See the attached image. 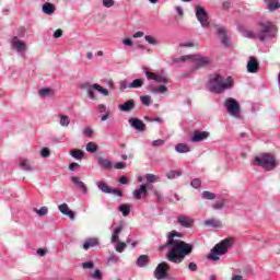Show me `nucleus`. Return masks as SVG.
Returning a JSON list of instances; mask_svg holds the SVG:
<instances>
[{
    "label": "nucleus",
    "instance_id": "4d7b16f0",
    "mask_svg": "<svg viewBox=\"0 0 280 280\" xmlns=\"http://www.w3.org/2000/svg\"><path fill=\"white\" fill-rule=\"evenodd\" d=\"M188 270H191V272H196V270H198V265H196V262H189Z\"/></svg>",
    "mask_w": 280,
    "mask_h": 280
},
{
    "label": "nucleus",
    "instance_id": "6e6d98bb",
    "mask_svg": "<svg viewBox=\"0 0 280 280\" xmlns=\"http://www.w3.org/2000/svg\"><path fill=\"white\" fill-rule=\"evenodd\" d=\"M110 194H114V196H118L119 198H121V196H124V192H121V190H119L117 188H112Z\"/></svg>",
    "mask_w": 280,
    "mask_h": 280
},
{
    "label": "nucleus",
    "instance_id": "864d4df0",
    "mask_svg": "<svg viewBox=\"0 0 280 280\" xmlns=\"http://www.w3.org/2000/svg\"><path fill=\"white\" fill-rule=\"evenodd\" d=\"M114 167L115 170H126V162H117Z\"/></svg>",
    "mask_w": 280,
    "mask_h": 280
},
{
    "label": "nucleus",
    "instance_id": "79ce46f5",
    "mask_svg": "<svg viewBox=\"0 0 280 280\" xmlns=\"http://www.w3.org/2000/svg\"><path fill=\"white\" fill-rule=\"evenodd\" d=\"M37 215H47L49 213V209L47 207H42L40 209H35Z\"/></svg>",
    "mask_w": 280,
    "mask_h": 280
},
{
    "label": "nucleus",
    "instance_id": "052dcab7",
    "mask_svg": "<svg viewBox=\"0 0 280 280\" xmlns=\"http://www.w3.org/2000/svg\"><path fill=\"white\" fill-rule=\"evenodd\" d=\"M62 36V30L58 28L54 33V38H60Z\"/></svg>",
    "mask_w": 280,
    "mask_h": 280
},
{
    "label": "nucleus",
    "instance_id": "f03ea898",
    "mask_svg": "<svg viewBox=\"0 0 280 280\" xmlns=\"http://www.w3.org/2000/svg\"><path fill=\"white\" fill-rule=\"evenodd\" d=\"M244 36L245 38H257L260 43H264L268 40V38H275L277 36V26L271 22H260L257 33L252 30H246Z\"/></svg>",
    "mask_w": 280,
    "mask_h": 280
},
{
    "label": "nucleus",
    "instance_id": "39448f33",
    "mask_svg": "<svg viewBox=\"0 0 280 280\" xmlns=\"http://www.w3.org/2000/svg\"><path fill=\"white\" fill-rule=\"evenodd\" d=\"M231 246H233V238H225L221 241L210 250L208 259H210V261H220V256L226 255Z\"/></svg>",
    "mask_w": 280,
    "mask_h": 280
},
{
    "label": "nucleus",
    "instance_id": "c85d7f7f",
    "mask_svg": "<svg viewBox=\"0 0 280 280\" xmlns=\"http://www.w3.org/2000/svg\"><path fill=\"white\" fill-rule=\"evenodd\" d=\"M20 167H22V170H25L26 172H32L34 170V166L28 160H21Z\"/></svg>",
    "mask_w": 280,
    "mask_h": 280
},
{
    "label": "nucleus",
    "instance_id": "72a5a7b5",
    "mask_svg": "<svg viewBox=\"0 0 280 280\" xmlns=\"http://www.w3.org/2000/svg\"><path fill=\"white\" fill-rule=\"evenodd\" d=\"M201 198L203 200H215V194L211 192V191H208V190H205L202 194H201Z\"/></svg>",
    "mask_w": 280,
    "mask_h": 280
},
{
    "label": "nucleus",
    "instance_id": "bf43d9fd",
    "mask_svg": "<svg viewBox=\"0 0 280 280\" xmlns=\"http://www.w3.org/2000/svg\"><path fill=\"white\" fill-rule=\"evenodd\" d=\"M84 135L85 137H93V129H91V127H86L84 129Z\"/></svg>",
    "mask_w": 280,
    "mask_h": 280
},
{
    "label": "nucleus",
    "instance_id": "c9c22d12",
    "mask_svg": "<svg viewBox=\"0 0 280 280\" xmlns=\"http://www.w3.org/2000/svg\"><path fill=\"white\" fill-rule=\"evenodd\" d=\"M152 93H167V88L165 85H160V86H155V88H152L151 90Z\"/></svg>",
    "mask_w": 280,
    "mask_h": 280
},
{
    "label": "nucleus",
    "instance_id": "ddd939ff",
    "mask_svg": "<svg viewBox=\"0 0 280 280\" xmlns=\"http://www.w3.org/2000/svg\"><path fill=\"white\" fill-rule=\"evenodd\" d=\"M247 71L248 73H257L259 71V61L255 57H249L247 62Z\"/></svg>",
    "mask_w": 280,
    "mask_h": 280
},
{
    "label": "nucleus",
    "instance_id": "69168bd1",
    "mask_svg": "<svg viewBox=\"0 0 280 280\" xmlns=\"http://www.w3.org/2000/svg\"><path fill=\"white\" fill-rule=\"evenodd\" d=\"M124 45H127L128 47L132 46V39L126 38L122 40Z\"/></svg>",
    "mask_w": 280,
    "mask_h": 280
},
{
    "label": "nucleus",
    "instance_id": "bb28decb",
    "mask_svg": "<svg viewBox=\"0 0 280 280\" xmlns=\"http://www.w3.org/2000/svg\"><path fill=\"white\" fill-rule=\"evenodd\" d=\"M176 152H178L179 154H187V152H190L189 145L185 144V143H178L175 147Z\"/></svg>",
    "mask_w": 280,
    "mask_h": 280
},
{
    "label": "nucleus",
    "instance_id": "680f3d73",
    "mask_svg": "<svg viewBox=\"0 0 280 280\" xmlns=\"http://www.w3.org/2000/svg\"><path fill=\"white\" fill-rule=\"evenodd\" d=\"M37 255H39L40 257H45V255H47V249H43V248L37 249Z\"/></svg>",
    "mask_w": 280,
    "mask_h": 280
},
{
    "label": "nucleus",
    "instance_id": "774afa93",
    "mask_svg": "<svg viewBox=\"0 0 280 280\" xmlns=\"http://www.w3.org/2000/svg\"><path fill=\"white\" fill-rule=\"evenodd\" d=\"M232 280H244V276L235 275L232 277Z\"/></svg>",
    "mask_w": 280,
    "mask_h": 280
},
{
    "label": "nucleus",
    "instance_id": "4468645a",
    "mask_svg": "<svg viewBox=\"0 0 280 280\" xmlns=\"http://www.w3.org/2000/svg\"><path fill=\"white\" fill-rule=\"evenodd\" d=\"M129 124L131 128H135V130H138L139 132H143L145 130V125L139 118H130Z\"/></svg>",
    "mask_w": 280,
    "mask_h": 280
},
{
    "label": "nucleus",
    "instance_id": "6e6552de",
    "mask_svg": "<svg viewBox=\"0 0 280 280\" xmlns=\"http://www.w3.org/2000/svg\"><path fill=\"white\" fill-rule=\"evenodd\" d=\"M170 264L163 261L158 265V267L154 270V277L158 280H170V273L167 271L170 270Z\"/></svg>",
    "mask_w": 280,
    "mask_h": 280
},
{
    "label": "nucleus",
    "instance_id": "603ef678",
    "mask_svg": "<svg viewBox=\"0 0 280 280\" xmlns=\"http://www.w3.org/2000/svg\"><path fill=\"white\" fill-rule=\"evenodd\" d=\"M92 279L102 280V271H100V269H96L92 275Z\"/></svg>",
    "mask_w": 280,
    "mask_h": 280
},
{
    "label": "nucleus",
    "instance_id": "1a4fd4ad",
    "mask_svg": "<svg viewBox=\"0 0 280 280\" xmlns=\"http://www.w3.org/2000/svg\"><path fill=\"white\" fill-rule=\"evenodd\" d=\"M224 106L233 117H240V103L235 98L230 97L225 100Z\"/></svg>",
    "mask_w": 280,
    "mask_h": 280
},
{
    "label": "nucleus",
    "instance_id": "a211bd4d",
    "mask_svg": "<svg viewBox=\"0 0 280 280\" xmlns=\"http://www.w3.org/2000/svg\"><path fill=\"white\" fill-rule=\"evenodd\" d=\"M71 180L74 185H77V187L82 190L83 194H88L89 192V187H86V184H84V182L80 180V177H71Z\"/></svg>",
    "mask_w": 280,
    "mask_h": 280
},
{
    "label": "nucleus",
    "instance_id": "f8f14e48",
    "mask_svg": "<svg viewBox=\"0 0 280 280\" xmlns=\"http://www.w3.org/2000/svg\"><path fill=\"white\" fill-rule=\"evenodd\" d=\"M177 224L184 229H191L194 226V219L187 215H179L177 217Z\"/></svg>",
    "mask_w": 280,
    "mask_h": 280
},
{
    "label": "nucleus",
    "instance_id": "f3484780",
    "mask_svg": "<svg viewBox=\"0 0 280 280\" xmlns=\"http://www.w3.org/2000/svg\"><path fill=\"white\" fill-rule=\"evenodd\" d=\"M12 45L14 48H16L18 51H25V49H27V44H25V42H22L21 39H19V37H13L12 38Z\"/></svg>",
    "mask_w": 280,
    "mask_h": 280
},
{
    "label": "nucleus",
    "instance_id": "dca6fc26",
    "mask_svg": "<svg viewBox=\"0 0 280 280\" xmlns=\"http://www.w3.org/2000/svg\"><path fill=\"white\" fill-rule=\"evenodd\" d=\"M118 108L122 113H130V110H135V100H129L124 104L118 105Z\"/></svg>",
    "mask_w": 280,
    "mask_h": 280
},
{
    "label": "nucleus",
    "instance_id": "aec40b11",
    "mask_svg": "<svg viewBox=\"0 0 280 280\" xmlns=\"http://www.w3.org/2000/svg\"><path fill=\"white\" fill-rule=\"evenodd\" d=\"M141 196H148V186L141 185L139 189L133 191V198L136 200H141Z\"/></svg>",
    "mask_w": 280,
    "mask_h": 280
},
{
    "label": "nucleus",
    "instance_id": "4be33fe9",
    "mask_svg": "<svg viewBox=\"0 0 280 280\" xmlns=\"http://www.w3.org/2000/svg\"><path fill=\"white\" fill-rule=\"evenodd\" d=\"M205 226H212V229H222V221L218 219H209L205 221Z\"/></svg>",
    "mask_w": 280,
    "mask_h": 280
},
{
    "label": "nucleus",
    "instance_id": "b1692460",
    "mask_svg": "<svg viewBox=\"0 0 280 280\" xmlns=\"http://www.w3.org/2000/svg\"><path fill=\"white\" fill-rule=\"evenodd\" d=\"M265 3L269 12H275V10H279L280 8L279 0H265Z\"/></svg>",
    "mask_w": 280,
    "mask_h": 280
},
{
    "label": "nucleus",
    "instance_id": "9d476101",
    "mask_svg": "<svg viewBox=\"0 0 280 280\" xmlns=\"http://www.w3.org/2000/svg\"><path fill=\"white\" fill-rule=\"evenodd\" d=\"M196 16L202 27H209V13L202 7H196Z\"/></svg>",
    "mask_w": 280,
    "mask_h": 280
},
{
    "label": "nucleus",
    "instance_id": "6ab92c4d",
    "mask_svg": "<svg viewBox=\"0 0 280 280\" xmlns=\"http://www.w3.org/2000/svg\"><path fill=\"white\" fill-rule=\"evenodd\" d=\"M98 245H100V240L96 237H91V238L85 240V242L83 244V248H84V250H89V248H93Z\"/></svg>",
    "mask_w": 280,
    "mask_h": 280
},
{
    "label": "nucleus",
    "instance_id": "a19ab883",
    "mask_svg": "<svg viewBox=\"0 0 280 280\" xmlns=\"http://www.w3.org/2000/svg\"><path fill=\"white\" fill-rule=\"evenodd\" d=\"M191 187H194V189H200V185H202V180H200V178H194L190 182Z\"/></svg>",
    "mask_w": 280,
    "mask_h": 280
},
{
    "label": "nucleus",
    "instance_id": "338daca9",
    "mask_svg": "<svg viewBox=\"0 0 280 280\" xmlns=\"http://www.w3.org/2000/svg\"><path fill=\"white\" fill-rule=\"evenodd\" d=\"M143 35H144L143 32L138 31L137 33L133 34V38H142Z\"/></svg>",
    "mask_w": 280,
    "mask_h": 280
},
{
    "label": "nucleus",
    "instance_id": "58836bf2",
    "mask_svg": "<svg viewBox=\"0 0 280 280\" xmlns=\"http://www.w3.org/2000/svg\"><path fill=\"white\" fill-rule=\"evenodd\" d=\"M39 95L42 97H47V95H54V90H51V89H42V90H39Z\"/></svg>",
    "mask_w": 280,
    "mask_h": 280
},
{
    "label": "nucleus",
    "instance_id": "412c9836",
    "mask_svg": "<svg viewBox=\"0 0 280 280\" xmlns=\"http://www.w3.org/2000/svg\"><path fill=\"white\" fill-rule=\"evenodd\" d=\"M97 165H100V167H103L104 170H113V162H110V160L106 158H98Z\"/></svg>",
    "mask_w": 280,
    "mask_h": 280
},
{
    "label": "nucleus",
    "instance_id": "e2e57ef3",
    "mask_svg": "<svg viewBox=\"0 0 280 280\" xmlns=\"http://www.w3.org/2000/svg\"><path fill=\"white\" fill-rule=\"evenodd\" d=\"M119 183H120L121 185H128V177L121 176V177L119 178Z\"/></svg>",
    "mask_w": 280,
    "mask_h": 280
},
{
    "label": "nucleus",
    "instance_id": "09e8293b",
    "mask_svg": "<svg viewBox=\"0 0 280 280\" xmlns=\"http://www.w3.org/2000/svg\"><path fill=\"white\" fill-rule=\"evenodd\" d=\"M152 145H153V148H159V147H161V145H165V140H163V139L154 140V141L152 142Z\"/></svg>",
    "mask_w": 280,
    "mask_h": 280
},
{
    "label": "nucleus",
    "instance_id": "2eb2a0df",
    "mask_svg": "<svg viewBox=\"0 0 280 280\" xmlns=\"http://www.w3.org/2000/svg\"><path fill=\"white\" fill-rule=\"evenodd\" d=\"M60 213L68 215L71 220H75V212L69 208L67 203H62L58 207Z\"/></svg>",
    "mask_w": 280,
    "mask_h": 280
},
{
    "label": "nucleus",
    "instance_id": "2f4dec72",
    "mask_svg": "<svg viewBox=\"0 0 280 280\" xmlns=\"http://www.w3.org/2000/svg\"><path fill=\"white\" fill-rule=\"evenodd\" d=\"M143 86V79H136L129 83V89H141Z\"/></svg>",
    "mask_w": 280,
    "mask_h": 280
},
{
    "label": "nucleus",
    "instance_id": "3c124183",
    "mask_svg": "<svg viewBox=\"0 0 280 280\" xmlns=\"http://www.w3.org/2000/svg\"><path fill=\"white\" fill-rule=\"evenodd\" d=\"M103 5L105 8H113L115 5V0H103Z\"/></svg>",
    "mask_w": 280,
    "mask_h": 280
},
{
    "label": "nucleus",
    "instance_id": "f257e3e1",
    "mask_svg": "<svg viewBox=\"0 0 280 280\" xmlns=\"http://www.w3.org/2000/svg\"><path fill=\"white\" fill-rule=\"evenodd\" d=\"M174 237H183V233L176 230L171 231L167 234V241L164 245L160 246V250L168 248L166 259L171 264H183L188 255L194 253V245L186 243L185 241L175 240Z\"/></svg>",
    "mask_w": 280,
    "mask_h": 280
},
{
    "label": "nucleus",
    "instance_id": "de8ad7c7",
    "mask_svg": "<svg viewBox=\"0 0 280 280\" xmlns=\"http://www.w3.org/2000/svg\"><path fill=\"white\" fill-rule=\"evenodd\" d=\"M140 101L142 102V104H143L144 106H150V103H151L150 96H148V95L140 96Z\"/></svg>",
    "mask_w": 280,
    "mask_h": 280
},
{
    "label": "nucleus",
    "instance_id": "20e7f679",
    "mask_svg": "<svg viewBox=\"0 0 280 280\" xmlns=\"http://www.w3.org/2000/svg\"><path fill=\"white\" fill-rule=\"evenodd\" d=\"M189 60L191 62V72L198 71V69H205V67L211 66V58L202 56V55H186L182 56L177 59V62H185Z\"/></svg>",
    "mask_w": 280,
    "mask_h": 280
},
{
    "label": "nucleus",
    "instance_id": "5fc2aeb1",
    "mask_svg": "<svg viewBox=\"0 0 280 280\" xmlns=\"http://www.w3.org/2000/svg\"><path fill=\"white\" fill-rule=\"evenodd\" d=\"M145 75H147L148 80H156V73H154V72L147 71Z\"/></svg>",
    "mask_w": 280,
    "mask_h": 280
},
{
    "label": "nucleus",
    "instance_id": "a878e982",
    "mask_svg": "<svg viewBox=\"0 0 280 280\" xmlns=\"http://www.w3.org/2000/svg\"><path fill=\"white\" fill-rule=\"evenodd\" d=\"M96 185H97L98 189L101 191H103V194H112L113 192V188L107 186V184L104 182H97Z\"/></svg>",
    "mask_w": 280,
    "mask_h": 280
},
{
    "label": "nucleus",
    "instance_id": "0eeeda50",
    "mask_svg": "<svg viewBox=\"0 0 280 280\" xmlns=\"http://www.w3.org/2000/svg\"><path fill=\"white\" fill-rule=\"evenodd\" d=\"M82 89L86 91L90 100H93L94 102L97 100V96H95V91H98V93H101V95H105V97L109 95L108 90L104 89L102 85L97 83H94V84L83 83Z\"/></svg>",
    "mask_w": 280,
    "mask_h": 280
},
{
    "label": "nucleus",
    "instance_id": "7c9ffc66",
    "mask_svg": "<svg viewBox=\"0 0 280 280\" xmlns=\"http://www.w3.org/2000/svg\"><path fill=\"white\" fill-rule=\"evenodd\" d=\"M71 156H73V159H77L78 161L84 159V151L80 150V149H74L70 152Z\"/></svg>",
    "mask_w": 280,
    "mask_h": 280
},
{
    "label": "nucleus",
    "instance_id": "423d86ee",
    "mask_svg": "<svg viewBox=\"0 0 280 280\" xmlns=\"http://www.w3.org/2000/svg\"><path fill=\"white\" fill-rule=\"evenodd\" d=\"M254 165L262 167L267 172H272L277 168V159L270 153H262L254 159Z\"/></svg>",
    "mask_w": 280,
    "mask_h": 280
},
{
    "label": "nucleus",
    "instance_id": "0e129e2a",
    "mask_svg": "<svg viewBox=\"0 0 280 280\" xmlns=\"http://www.w3.org/2000/svg\"><path fill=\"white\" fill-rule=\"evenodd\" d=\"M179 47H196V45H194V43H182Z\"/></svg>",
    "mask_w": 280,
    "mask_h": 280
},
{
    "label": "nucleus",
    "instance_id": "4c0bfd02",
    "mask_svg": "<svg viewBox=\"0 0 280 280\" xmlns=\"http://www.w3.org/2000/svg\"><path fill=\"white\" fill-rule=\"evenodd\" d=\"M180 171H170L166 174V178H168L170 180H174V178H176V176H180Z\"/></svg>",
    "mask_w": 280,
    "mask_h": 280
},
{
    "label": "nucleus",
    "instance_id": "49530a36",
    "mask_svg": "<svg viewBox=\"0 0 280 280\" xmlns=\"http://www.w3.org/2000/svg\"><path fill=\"white\" fill-rule=\"evenodd\" d=\"M126 246H127L126 243L118 242L117 245H116L117 253H121L122 250H125Z\"/></svg>",
    "mask_w": 280,
    "mask_h": 280
},
{
    "label": "nucleus",
    "instance_id": "393cba45",
    "mask_svg": "<svg viewBox=\"0 0 280 280\" xmlns=\"http://www.w3.org/2000/svg\"><path fill=\"white\" fill-rule=\"evenodd\" d=\"M124 231V226L119 225L118 228L114 229L112 234V244H116L119 242V233Z\"/></svg>",
    "mask_w": 280,
    "mask_h": 280
},
{
    "label": "nucleus",
    "instance_id": "9b49d317",
    "mask_svg": "<svg viewBox=\"0 0 280 280\" xmlns=\"http://www.w3.org/2000/svg\"><path fill=\"white\" fill-rule=\"evenodd\" d=\"M210 136L209 131L195 130L190 141L192 143H200V141H207V138Z\"/></svg>",
    "mask_w": 280,
    "mask_h": 280
},
{
    "label": "nucleus",
    "instance_id": "ea45409f",
    "mask_svg": "<svg viewBox=\"0 0 280 280\" xmlns=\"http://www.w3.org/2000/svg\"><path fill=\"white\" fill-rule=\"evenodd\" d=\"M144 39L147 40V43H149V45H159V40H156V38H154L152 35L144 36Z\"/></svg>",
    "mask_w": 280,
    "mask_h": 280
},
{
    "label": "nucleus",
    "instance_id": "c03bdc74",
    "mask_svg": "<svg viewBox=\"0 0 280 280\" xmlns=\"http://www.w3.org/2000/svg\"><path fill=\"white\" fill-rule=\"evenodd\" d=\"M126 89H130V84H128V81L124 80L119 82V90L126 91Z\"/></svg>",
    "mask_w": 280,
    "mask_h": 280
},
{
    "label": "nucleus",
    "instance_id": "8fccbe9b",
    "mask_svg": "<svg viewBox=\"0 0 280 280\" xmlns=\"http://www.w3.org/2000/svg\"><path fill=\"white\" fill-rule=\"evenodd\" d=\"M40 154H42V156H43L44 159H47V158L50 156L51 152L49 151V149L44 148V149H42Z\"/></svg>",
    "mask_w": 280,
    "mask_h": 280
},
{
    "label": "nucleus",
    "instance_id": "a18cd8bd",
    "mask_svg": "<svg viewBox=\"0 0 280 280\" xmlns=\"http://www.w3.org/2000/svg\"><path fill=\"white\" fill-rule=\"evenodd\" d=\"M95 264H93V261H85L82 264V268L84 270H91L92 268H94Z\"/></svg>",
    "mask_w": 280,
    "mask_h": 280
},
{
    "label": "nucleus",
    "instance_id": "473e14b6",
    "mask_svg": "<svg viewBox=\"0 0 280 280\" xmlns=\"http://www.w3.org/2000/svg\"><path fill=\"white\" fill-rule=\"evenodd\" d=\"M118 211H121L122 215L127 218V215H130V206L128 205H120L118 207Z\"/></svg>",
    "mask_w": 280,
    "mask_h": 280
},
{
    "label": "nucleus",
    "instance_id": "5701e85b",
    "mask_svg": "<svg viewBox=\"0 0 280 280\" xmlns=\"http://www.w3.org/2000/svg\"><path fill=\"white\" fill-rule=\"evenodd\" d=\"M218 34L221 36L222 44L225 45V47H229V38L226 37V28L224 26L218 27Z\"/></svg>",
    "mask_w": 280,
    "mask_h": 280
},
{
    "label": "nucleus",
    "instance_id": "37998d69",
    "mask_svg": "<svg viewBox=\"0 0 280 280\" xmlns=\"http://www.w3.org/2000/svg\"><path fill=\"white\" fill-rule=\"evenodd\" d=\"M145 178L149 183H158L160 177L154 174H147Z\"/></svg>",
    "mask_w": 280,
    "mask_h": 280
},
{
    "label": "nucleus",
    "instance_id": "cd10ccee",
    "mask_svg": "<svg viewBox=\"0 0 280 280\" xmlns=\"http://www.w3.org/2000/svg\"><path fill=\"white\" fill-rule=\"evenodd\" d=\"M43 12L45 14H54V12H56V5H54V4L49 3V2H46L43 5Z\"/></svg>",
    "mask_w": 280,
    "mask_h": 280
},
{
    "label": "nucleus",
    "instance_id": "c756f323",
    "mask_svg": "<svg viewBox=\"0 0 280 280\" xmlns=\"http://www.w3.org/2000/svg\"><path fill=\"white\" fill-rule=\"evenodd\" d=\"M59 118H60L59 124L63 128H68L69 124H71V119H69V116H67V115H59Z\"/></svg>",
    "mask_w": 280,
    "mask_h": 280
},
{
    "label": "nucleus",
    "instance_id": "7ed1b4c3",
    "mask_svg": "<svg viewBox=\"0 0 280 280\" xmlns=\"http://www.w3.org/2000/svg\"><path fill=\"white\" fill-rule=\"evenodd\" d=\"M232 86L233 78L228 77L226 80H224V78L218 73L210 74L208 89L211 93H224L226 89H231Z\"/></svg>",
    "mask_w": 280,
    "mask_h": 280
},
{
    "label": "nucleus",
    "instance_id": "f704fd0d",
    "mask_svg": "<svg viewBox=\"0 0 280 280\" xmlns=\"http://www.w3.org/2000/svg\"><path fill=\"white\" fill-rule=\"evenodd\" d=\"M148 265V257L145 255H141L138 259H137V266H139L140 268H143V266Z\"/></svg>",
    "mask_w": 280,
    "mask_h": 280
},
{
    "label": "nucleus",
    "instance_id": "e433bc0d",
    "mask_svg": "<svg viewBox=\"0 0 280 280\" xmlns=\"http://www.w3.org/2000/svg\"><path fill=\"white\" fill-rule=\"evenodd\" d=\"M86 152H91L92 154L97 152V145L95 144V142H89L86 144Z\"/></svg>",
    "mask_w": 280,
    "mask_h": 280
},
{
    "label": "nucleus",
    "instance_id": "13d9d810",
    "mask_svg": "<svg viewBox=\"0 0 280 280\" xmlns=\"http://www.w3.org/2000/svg\"><path fill=\"white\" fill-rule=\"evenodd\" d=\"M212 209H214V210L224 209V202H218V203L212 205Z\"/></svg>",
    "mask_w": 280,
    "mask_h": 280
}]
</instances>
